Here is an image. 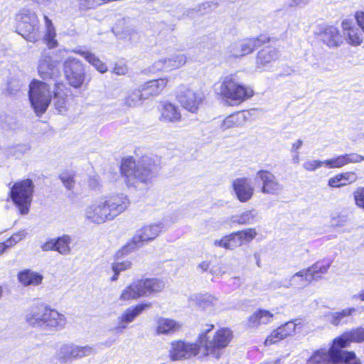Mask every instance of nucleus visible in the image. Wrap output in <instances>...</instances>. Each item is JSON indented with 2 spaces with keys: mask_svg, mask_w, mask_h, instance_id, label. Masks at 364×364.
<instances>
[{
  "mask_svg": "<svg viewBox=\"0 0 364 364\" xmlns=\"http://www.w3.org/2000/svg\"><path fill=\"white\" fill-rule=\"evenodd\" d=\"M129 205V200L126 195L103 196L86 207L84 217L90 223L103 224L107 221L113 220L124 212Z\"/></svg>",
  "mask_w": 364,
  "mask_h": 364,
  "instance_id": "obj_1",
  "label": "nucleus"
},
{
  "mask_svg": "<svg viewBox=\"0 0 364 364\" xmlns=\"http://www.w3.org/2000/svg\"><path fill=\"white\" fill-rule=\"evenodd\" d=\"M25 321L32 327L53 331L63 329L67 324L65 315L46 304L31 306L25 314Z\"/></svg>",
  "mask_w": 364,
  "mask_h": 364,
  "instance_id": "obj_2",
  "label": "nucleus"
},
{
  "mask_svg": "<svg viewBox=\"0 0 364 364\" xmlns=\"http://www.w3.org/2000/svg\"><path fill=\"white\" fill-rule=\"evenodd\" d=\"M159 170L151 158L144 156L135 162L132 158L124 159L121 166V171L126 178L128 186H136L138 182L148 183L155 177Z\"/></svg>",
  "mask_w": 364,
  "mask_h": 364,
  "instance_id": "obj_3",
  "label": "nucleus"
},
{
  "mask_svg": "<svg viewBox=\"0 0 364 364\" xmlns=\"http://www.w3.org/2000/svg\"><path fill=\"white\" fill-rule=\"evenodd\" d=\"M213 325H208L198 336V341L205 350V355L219 359L223 350L232 340V331L228 328H220L211 333Z\"/></svg>",
  "mask_w": 364,
  "mask_h": 364,
  "instance_id": "obj_4",
  "label": "nucleus"
},
{
  "mask_svg": "<svg viewBox=\"0 0 364 364\" xmlns=\"http://www.w3.org/2000/svg\"><path fill=\"white\" fill-rule=\"evenodd\" d=\"M215 92L231 102L240 104L254 95L252 87L244 85L235 75H226L215 85Z\"/></svg>",
  "mask_w": 364,
  "mask_h": 364,
  "instance_id": "obj_5",
  "label": "nucleus"
},
{
  "mask_svg": "<svg viewBox=\"0 0 364 364\" xmlns=\"http://www.w3.org/2000/svg\"><path fill=\"white\" fill-rule=\"evenodd\" d=\"M364 341V328H357L352 329L348 332L344 333L339 338H336L333 341V343L331 348L329 349H321L316 352L312 356H315L316 355H330L331 358L326 359L323 358L320 362L321 364H327L328 361H332L333 363H339L341 360L340 357V354L341 353L346 352L345 350H341L343 348H346L349 346V344L352 342H363Z\"/></svg>",
  "mask_w": 364,
  "mask_h": 364,
  "instance_id": "obj_6",
  "label": "nucleus"
},
{
  "mask_svg": "<svg viewBox=\"0 0 364 364\" xmlns=\"http://www.w3.org/2000/svg\"><path fill=\"white\" fill-rule=\"evenodd\" d=\"M164 287V282L157 278L139 279L133 282L122 290L119 299L122 301L136 300L142 296L161 292Z\"/></svg>",
  "mask_w": 364,
  "mask_h": 364,
  "instance_id": "obj_7",
  "label": "nucleus"
},
{
  "mask_svg": "<svg viewBox=\"0 0 364 364\" xmlns=\"http://www.w3.org/2000/svg\"><path fill=\"white\" fill-rule=\"evenodd\" d=\"M28 96L35 113L41 116L50 104L53 89L46 82L34 80L30 84Z\"/></svg>",
  "mask_w": 364,
  "mask_h": 364,
  "instance_id": "obj_8",
  "label": "nucleus"
},
{
  "mask_svg": "<svg viewBox=\"0 0 364 364\" xmlns=\"http://www.w3.org/2000/svg\"><path fill=\"white\" fill-rule=\"evenodd\" d=\"M164 228L162 223H157L145 225L138 230L133 236L131 242H128L121 250H119L116 255L117 257H122L129 255L135 249L141 247L143 242H147L155 239L161 232Z\"/></svg>",
  "mask_w": 364,
  "mask_h": 364,
  "instance_id": "obj_9",
  "label": "nucleus"
},
{
  "mask_svg": "<svg viewBox=\"0 0 364 364\" xmlns=\"http://www.w3.org/2000/svg\"><path fill=\"white\" fill-rule=\"evenodd\" d=\"M16 30L26 40L36 42L40 38L39 21L36 13L22 10L16 15Z\"/></svg>",
  "mask_w": 364,
  "mask_h": 364,
  "instance_id": "obj_10",
  "label": "nucleus"
},
{
  "mask_svg": "<svg viewBox=\"0 0 364 364\" xmlns=\"http://www.w3.org/2000/svg\"><path fill=\"white\" fill-rule=\"evenodd\" d=\"M33 188V181L26 179L16 183L11 190V199L23 215L28 213L29 210Z\"/></svg>",
  "mask_w": 364,
  "mask_h": 364,
  "instance_id": "obj_11",
  "label": "nucleus"
},
{
  "mask_svg": "<svg viewBox=\"0 0 364 364\" xmlns=\"http://www.w3.org/2000/svg\"><path fill=\"white\" fill-rule=\"evenodd\" d=\"M95 353V349L90 346H81L73 343L62 344L55 353L57 360L63 364H68L75 360Z\"/></svg>",
  "mask_w": 364,
  "mask_h": 364,
  "instance_id": "obj_12",
  "label": "nucleus"
},
{
  "mask_svg": "<svg viewBox=\"0 0 364 364\" xmlns=\"http://www.w3.org/2000/svg\"><path fill=\"white\" fill-rule=\"evenodd\" d=\"M178 99L186 110L196 113L205 99L203 91L186 85L179 87Z\"/></svg>",
  "mask_w": 364,
  "mask_h": 364,
  "instance_id": "obj_13",
  "label": "nucleus"
},
{
  "mask_svg": "<svg viewBox=\"0 0 364 364\" xmlns=\"http://www.w3.org/2000/svg\"><path fill=\"white\" fill-rule=\"evenodd\" d=\"M64 71L69 84L75 88L82 86L85 78L83 64L75 58H68L64 62Z\"/></svg>",
  "mask_w": 364,
  "mask_h": 364,
  "instance_id": "obj_14",
  "label": "nucleus"
},
{
  "mask_svg": "<svg viewBox=\"0 0 364 364\" xmlns=\"http://www.w3.org/2000/svg\"><path fill=\"white\" fill-rule=\"evenodd\" d=\"M267 41L264 36L250 38L232 43L229 47L230 55L234 58H240L252 53L255 49L262 46Z\"/></svg>",
  "mask_w": 364,
  "mask_h": 364,
  "instance_id": "obj_15",
  "label": "nucleus"
},
{
  "mask_svg": "<svg viewBox=\"0 0 364 364\" xmlns=\"http://www.w3.org/2000/svg\"><path fill=\"white\" fill-rule=\"evenodd\" d=\"M262 182L261 192L266 195L278 196L284 190V186L269 171L259 170L256 173Z\"/></svg>",
  "mask_w": 364,
  "mask_h": 364,
  "instance_id": "obj_16",
  "label": "nucleus"
},
{
  "mask_svg": "<svg viewBox=\"0 0 364 364\" xmlns=\"http://www.w3.org/2000/svg\"><path fill=\"white\" fill-rule=\"evenodd\" d=\"M200 347L196 343L175 341L171 344L169 356L172 360L188 359L199 353Z\"/></svg>",
  "mask_w": 364,
  "mask_h": 364,
  "instance_id": "obj_17",
  "label": "nucleus"
},
{
  "mask_svg": "<svg viewBox=\"0 0 364 364\" xmlns=\"http://www.w3.org/2000/svg\"><path fill=\"white\" fill-rule=\"evenodd\" d=\"M232 186L237 198L241 203L248 201L254 195V187L251 180L247 177L236 178Z\"/></svg>",
  "mask_w": 364,
  "mask_h": 364,
  "instance_id": "obj_18",
  "label": "nucleus"
},
{
  "mask_svg": "<svg viewBox=\"0 0 364 364\" xmlns=\"http://www.w3.org/2000/svg\"><path fill=\"white\" fill-rule=\"evenodd\" d=\"M310 277L309 272L305 269L295 273L289 279H286L284 282L275 281L274 287L275 288L284 287L289 289L290 287H296L298 289H303L311 283V279Z\"/></svg>",
  "mask_w": 364,
  "mask_h": 364,
  "instance_id": "obj_19",
  "label": "nucleus"
},
{
  "mask_svg": "<svg viewBox=\"0 0 364 364\" xmlns=\"http://www.w3.org/2000/svg\"><path fill=\"white\" fill-rule=\"evenodd\" d=\"M187 61L185 54L179 53L169 58L161 59L154 64L155 69L158 70H164L171 71L182 67Z\"/></svg>",
  "mask_w": 364,
  "mask_h": 364,
  "instance_id": "obj_20",
  "label": "nucleus"
},
{
  "mask_svg": "<svg viewBox=\"0 0 364 364\" xmlns=\"http://www.w3.org/2000/svg\"><path fill=\"white\" fill-rule=\"evenodd\" d=\"M151 306V303L140 304L134 307L128 308L124 312L118 317L119 326L117 329H124L127 328L128 323L132 322L144 310Z\"/></svg>",
  "mask_w": 364,
  "mask_h": 364,
  "instance_id": "obj_21",
  "label": "nucleus"
},
{
  "mask_svg": "<svg viewBox=\"0 0 364 364\" xmlns=\"http://www.w3.org/2000/svg\"><path fill=\"white\" fill-rule=\"evenodd\" d=\"M57 64L48 53H42L38 68L41 77L44 80L52 78L58 73Z\"/></svg>",
  "mask_w": 364,
  "mask_h": 364,
  "instance_id": "obj_22",
  "label": "nucleus"
},
{
  "mask_svg": "<svg viewBox=\"0 0 364 364\" xmlns=\"http://www.w3.org/2000/svg\"><path fill=\"white\" fill-rule=\"evenodd\" d=\"M343 35L348 43L358 46L363 42L362 34L350 20L345 19L341 23Z\"/></svg>",
  "mask_w": 364,
  "mask_h": 364,
  "instance_id": "obj_23",
  "label": "nucleus"
},
{
  "mask_svg": "<svg viewBox=\"0 0 364 364\" xmlns=\"http://www.w3.org/2000/svg\"><path fill=\"white\" fill-rule=\"evenodd\" d=\"M168 83L167 78H159L150 80L141 85L140 87L146 99L151 96L159 95Z\"/></svg>",
  "mask_w": 364,
  "mask_h": 364,
  "instance_id": "obj_24",
  "label": "nucleus"
},
{
  "mask_svg": "<svg viewBox=\"0 0 364 364\" xmlns=\"http://www.w3.org/2000/svg\"><path fill=\"white\" fill-rule=\"evenodd\" d=\"M321 41L328 48L339 46L342 42V36L339 30L334 26L326 28L320 34Z\"/></svg>",
  "mask_w": 364,
  "mask_h": 364,
  "instance_id": "obj_25",
  "label": "nucleus"
},
{
  "mask_svg": "<svg viewBox=\"0 0 364 364\" xmlns=\"http://www.w3.org/2000/svg\"><path fill=\"white\" fill-rule=\"evenodd\" d=\"M193 299L200 308L208 314L215 313L218 309V299L211 294L195 295Z\"/></svg>",
  "mask_w": 364,
  "mask_h": 364,
  "instance_id": "obj_26",
  "label": "nucleus"
},
{
  "mask_svg": "<svg viewBox=\"0 0 364 364\" xmlns=\"http://www.w3.org/2000/svg\"><path fill=\"white\" fill-rule=\"evenodd\" d=\"M180 324L173 319L159 317L156 320V333L157 335L171 334L180 328Z\"/></svg>",
  "mask_w": 364,
  "mask_h": 364,
  "instance_id": "obj_27",
  "label": "nucleus"
},
{
  "mask_svg": "<svg viewBox=\"0 0 364 364\" xmlns=\"http://www.w3.org/2000/svg\"><path fill=\"white\" fill-rule=\"evenodd\" d=\"M357 174L353 171H347L335 175L328 181V185L331 188H341L355 182Z\"/></svg>",
  "mask_w": 364,
  "mask_h": 364,
  "instance_id": "obj_28",
  "label": "nucleus"
},
{
  "mask_svg": "<svg viewBox=\"0 0 364 364\" xmlns=\"http://www.w3.org/2000/svg\"><path fill=\"white\" fill-rule=\"evenodd\" d=\"M181 119V114L178 107L171 103L164 105L160 117L161 122L177 123Z\"/></svg>",
  "mask_w": 364,
  "mask_h": 364,
  "instance_id": "obj_29",
  "label": "nucleus"
},
{
  "mask_svg": "<svg viewBox=\"0 0 364 364\" xmlns=\"http://www.w3.org/2000/svg\"><path fill=\"white\" fill-rule=\"evenodd\" d=\"M356 311L354 307H348L341 311L331 313L326 316L328 322L334 326L343 325L348 323L350 316Z\"/></svg>",
  "mask_w": 364,
  "mask_h": 364,
  "instance_id": "obj_30",
  "label": "nucleus"
},
{
  "mask_svg": "<svg viewBox=\"0 0 364 364\" xmlns=\"http://www.w3.org/2000/svg\"><path fill=\"white\" fill-rule=\"evenodd\" d=\"M274 315L267 310L259 309L254 312L248 318V325L251 328H257L261 324L272 322Z\"/></svg>",
  "mask_w": 364,
  "mask_h": 364,
  "instance_id": "obj_31",
  "label": "nucleus"
},
{
  "mask_svg": "<svg viewBox=\"0 0 364 364\" xmlns=\"http://www.w3.org/2000/svg\"><path fill=\"white\" fill-rule=\"evenodd\" d=\"M246 119V115L243 112L230 114L223 119L220 128L223 131H225L233 127H242L245 124Z\"/></svg>",
  "mask_w": 364,
  "mask_h": 364,
  "instance_id": "obj_32",
  "label": "nucleus"
},
{
  "mask_svg": "<svg viewBox=\"0 0 364 364\" xmlns=\"http://www.w3.org/2000/svg\"><path fill=\"white\" fill-rule=\"evenodd\" d=\"M74 53L82 55L90 64H91L100 73H105L107 71V66L94 53L87 51L75 49Z\"/></svg>",
  "mask_w": 364,
  "mask_h": 364,
  "instance_id": "obj_33",
  "label": "nucleus"
},
{
  "mask_svg": "<svg viewBox=\"0 0 364 364\" xmlns=\"http://www.w3.org/2000/svg\"><path fill=\"white\" fill-rule=\"evenodd\" d=\"M146 100L141 87L129 90L124 99V104L129 107H134L142 105Z\"/></svg>",
  "mask_w": 364,
  "mask_h": 364,
  "instance_id": "obj_34",
  "label": "nucleus"
},
{
  "mask_svg": "<svg viewBox=\"0 0 364 364\" xmlns=\"http://www.w3.org/2000/svg\"><path fill=\"white\" fill-rule=\"evenodd\" d=\"M64 85L63 84H55L53 87V100L55 109L59 112H63L66 109V97L67 95L64 91Z\"/></svg>",
  "mask_w": 364,
  "mask_h": 364,
  "instance_id": "obj_35",
  "label": "nucleus"
},
{
  "mask_svg": "<svg viewBox=\"0 0 364 364\" xmlns=\"http://www.w3.org/2000/svg\"><path fill=\"white\" fill-rule=\"evenodd\" d=\"M278 58V51L277 49L271 47L265 48L261 50L257 56V65L258 66H265Z\"/></svg>",
  "mask_w": 364,
  "mask_h": 364,
  "instance_id": "obj_36",
  "label": "nucleus"
},
{
  "mask_svg": "<svg viewBox=\"0 0 364 364\" xmlns=\"http://www.w3.org/2000/svg\"><path fill=\"white\" fill-rule=\"evenodd\" d=\"M18 278L19 282L24 286L38 285L43 280L42 275L28 269L19 272Z\"/></svg>",
  "mask_w": 364,
  "mask_h": 364,
  "instance_id": "obj_37",
  "label": "nucleus"
},
{
  "mask_svg": "<svg viewBox=\"0 0 364 364\" xmlns=\"http://www.w3.org/2000/svg\"><path fill=\"white\" fill-rule=\"evenodd\" d=\"M257 212L255 210H250L243 212L240 215L231 217V222L239 225H250L257 221Z\"/></svg>",
  "mask_w": 364,
  "mask_h": 364,
  "instance_id": "obj_38",
  "label": "nucleus"
},
{
  "mask_svg": "<svg viewBox=\"0 0 364 364\" xmlns=\"http://www.w3.org/2000/svg\"><path fill=\"white\" fill-rule=\"evenodd\" d=\"M330 267L329 262H317L314 264L311 267L306 269L307 272L310 275V278L312 280H318L321 276L318 274H325L328 272Z\"/></svg>",
  "mask_w": 364,
  "mask_h": 364,
  "instance_id": "obj_39",
  "label": "nucleus"
},
{
  "mask_svg": "<svg viewBox=\"0 0 364 364\" xmlns=\"http://www.w3.org/2000/svg\"><path fill=\"white\" fill-rule=\"evenodd\" d=\"M72 239L68 235H63L55 239L56 251L62 255H68L71 252Z\"/></svg>",
  "mask_w": 364,
  "mask_h": 364,
  "instance_id": "obj_40",
  "label": "nucleus"
},
{
  "mask_svg": "<svg viewBox=\"0 0 364 364\" xmlns=\"http://www.w3.org/2000/svg\"><path fill=\"white\" fill-rule=\"evenodd\" d=\"M132 263L128 260L122 261V262H114L112 264V269L114 273V275L111 277V281L114 282L118 279V277L120 272L129 269L131 268Z\"/></svg>",
  "mask_w": 364,
  "mask_h": 364,
  "instance_id": "obj_41",
  "label": "nucleus"
},
{
  "mask_svg": "<svg viewBox=\"0 0 364 364\" xmlns=\"http://www.w3.org/2000/svg\"><path fill=\"white\" fill-rule=\"evenodd\" d=\"M348 164L346 154L338 156L336 157L326 160L325 166L329 168H341Z\"/></svg>",
  "mask_w": 364,
  "mask_h": 364,
  "instance_id": "obj_42",
  "label": "nucleus"
},
{
  "mask_svg": "<svg viewBox=\"0 0 364 364\" xmlns=\"http://www.w3.org/2000/svg\"><path fill=\"white\" fill-rule=\"evenodd\" d=\"M296 324L292 321L287 322L285 324L278 327L277 334H279L282 339L291 336L296 331Z\"/></svg>",
  "mask_w": 364,
  "mask_h": 364,
  "instance_id": "obj_43",
  "label": "nucleus"
},
{
  "mask_svg": "<svg viewBox=\"0 0 364 364\" xmlns=\"http://www.w3.org/2000/svg\"><path fill=\"white\" fill-rule=\"evenodd\" d=\"M26 232L25 230H21L14 234L9 239H8L4 242H2L5 250L20 242L23 238L26 237Z\"/></svg>",
  "mask_w": 364,
  "mask_h": 364,
  "instance_id": "obj_44",
  "label": "nucleus"
},
{
  "mask_svg": "<svg viewBox=\"0 0 364 364\" xmlns=\"http://www.w3.org/2000/svg\"><path fill=\"white\" fill-rule=\"evenodd\" d=\"M325 161L309 159L303 164V168L307 171H315L323 166H325Z\"/></svg>",
  "mask_w": 364,
  "mask_h": 364,
  "instance_id": "obj_45",
  "label": "nucleus"
},
{
  "mask_svg": "<svg viewBox=\"0 0 364 364\" xmlns=\"http://www.w3.org/2000/svg\"><path fill=\"white\" fill-rule=\"evenodd\" d=\"M59 177L67 189L72 190L73 188L75 183L74 180V173L70 172H63Z\"/></svg>",
  "mask_w": 364,
  "mask_h": 364,
  "instance_id": "obj_46",
  "label": "nucleus"
},
{
  "mask_svg": "<svg viewBox=\"0 0 364 364\" xmlns=\"http://www.w3.org/2000/svg\"><path fill=\"white\" fill-rule=\"evenodd\" d=\"M55 36L56 33L55 28L46 29L44 41L49 48H53L57 46L58 43L55 38Z\"/></svg>",
  "mask_w": 364,
  "mask_h": 364,
  "instance_id": "obj_47",
  "label": "nucleus"
},
{
  "mask_svg": "<svg viewBox=\"0 0 364 364\" xmlns=\"http://www.w3.org/2000/svg\"><path fill=\"white\" fill-rule=\"evenodd\" d=\"M240 240L244 244L245 242H249L252 240L257 235V231L255 229L249 228L245 230L238 231L237 232Z\"/></svg>",
  "mask_w": 364,
  "mask_h": 364,
  "instance_id": "obj_48",
  "label": "nucleus"
},
{
  "mask_svg": "<svg viewBox=\"0 0 364 364\" xmlns=\"http://www.w3.org/2000/svg\"><path fill=\"white\" fill-rule=\"evenodd\" d=\"M353 198L356 206L364 210V187H358L355 190Z\"/></svg>",
  "mask_w": 364,
  "mask_h": 364,
  "instance_id": "obj_49",
  "label": "nucleus"
},
{
  "mask_svg": "<svg viewBox=\"0 0 364 364\" xmlns=\"http://www.w3.org/2000/svg\"><path fill=\"white\" fill-rule=\"evenodd\" d=\"M227 236L229 245V250H233L242 245V242L240 240V237L237 232L231 233Z\"/></svg>",
  "mask_w": 364,
  "mask_h": 364,
  "instance_id": "obj_50",
  "label": "nucleus"
},
{
  "mask_svg": "<svg viewBox=\"0 0 364 364\" xmlns=\"http://www.w3.org/2000/svg\"><path fill=\"white\" fill-rule=\"evenodd\" d=\"M277 330H274L271 334L266 338L264 341L265 346H270L272 344L276 343L278 341L282 340V338H280L279 334H277Z\"/></svg>",
  "mask_w": 364,
  "mask_h": 364,
  "instance_id": "obj_51",
  "label": "nucleus"
},
{
  "mask_svg": "<svg viewBox=\"0 0 364 364\" xmlns=\"http://www.w3.org/2000/svg\"><path fill=\"white\" fill-rule=\"evenodd\" d=\"M96 7V3L94 0H80L79 9L82 11L94 9Z\"/></svg>",
  "mask_w": 364,
  "mask_h": 364,
  "instance_id": "obj_52",
  "label": "nucleus"
},
{
  "mask_svg": "<svg viewBox=\"0 0 364 364\" xmlns=\"http://www.w3.org/2000/svg\"><path fill=\"white\" fill-rule=\"evenodd\" d=\"M348 164H355L364 161V156L357 153L346 154Z\"/></svg>",
  "mask_w": 364,
  "mask_h": 364,
  "instance_id": "obj_53",
  "label": "nucleus"
},
{
  "mask_svg": "<svg viewBox=\"0 0 364 364\" xmlns=\"http://www.w3.org/2000/svg\"><path fill=\"white\" fill-rule=\"evenodd\" d=\"M41 249L43 251H56L55 239H50L49 240L46 242L44 244L41 245Z\"/></svg>",
  "mask_w": 364,
  "mask_h": 364,
  "instance_id": "obj_54",
  "label": "nucleus"
},
{
  "mask_svg": "<svg viewBox=\"0 0 364 364\" xmlns=\"http://www.w3.org/2000/svg\"><path fill=\"white\" fill-rule=\"evenodd\" d=\"M215 246L223 247L225 249H229V245L228 241V236H225L220 240H215L213 242Z\"/></svg>",
  "mask_w": 364,
  "mask_h": 364,
  "instance_id": "obj_55",
  "label": "nucleus"
},
{
  "mask_svg": "<svg viewBox=\"0 0 364 364\" xmlns=\"http://www.w3.org/2000/svg\"><path fill=\"white\" fill-rule=\"evenodd\" d=\"M357 23L364 33V12L357 11L355 14Z\"/></svg>",
  "mask_w": 364,
  "mask_h": 364,
  "instance_id": "obj_56",
  "label": "nucleus"
},
{
  "mask_svg": "<svg viewBox=\"0 0 364 364\" xmlns=\"http://www.w3.org/2000/svg\"><path fill=\"white\" fill-rule=\"evenodd\" d=\"M127 72V67L124 65H116L113 68V73L118 75H126Z\"/></svg>",
  "mask_w": 364,
  "mask_h": 364,
  "instance_id": "obj_57",
  "label": "nucleus"
},
{
  "mask_svg": "<svg viewBox=\"0 0 364 364\" xmlns=\"http://www.w3.org/2000/svg\"><path fill=\"white\" fill-rule=\"evenodd\" d=\"M310 0H291L289 2V6L291 7H304L309 4Z\"/></svg>",
  "mask_w": 364,
  "mask_h": 364,
  "instance_id": "obj_58",
  "label": "nucleus"
},
{
  "mask_svg": "<svg viewBox=\"0 0 364 364\" xmlns=\"http://www.w3.org/2000/svg\"><path fill=\"white\" fill-rule=\"evenodd\" d=\"M303 141L301 139H297L291 145V151H298V150L302 146Z\"/></svg>",
  "mask_w": 364,
  "mask_h": 364,
  "instance_id": "obj_59",
  "label": "nucleus"
},
{
  "mask_svg": "<svg viewBox=\"0 0 364 364\" xmlns=\"http://www.w3.org/2000/svg\"><path fill=\"white\" fill-rule=\"evenodd\" d=\"M210 262L208 261H203L201 263L198 264V269L201 270V272H206L210 268Z\"/></svg>",
  "mask_w": 364,
  "mask_h": 364,
  "instance_id": "obj_60",
  "label": "nucleus"
},
{
  "mask_svg": "<svg viewBox=\"0 0 364 364\" xmlns=\"http://www.w3.org/2000/svg\"><path fill=\"white\" fill-rule=\"evenodd\" d=\"M353 299H359L364 301V289H362L358 294L353 296Z\"/></svg>",
  "mask_w": 364,
  "mask_h": 364,
  "instance_id": "obj_61",
  "label": "nucleus"
},
{
  "mask_svg": "<svg viewBox=\"0 0 364 364\" xmlns=\"http://www.w3.org/2000/svg\"><path fill=\"white\" fill-rule=\"evenodd\" d=\"M45 24L46 29L54 28L52 21L48 18L47 16H44Z\"/></svg>",
  "mask_w": 364,
  "mask_h": 364,
  "instance_id": "obj_62",
  "label": "nucleus"
},
{
  "mask_svg": "<svg viewBox=\"0 0 364 364\" xmlns=\"http://www.w3.org/2000/svg\"><path fill=\"white\" fill-rule=\"evenodd\" d=\"M294 154L292 156V162L294 164H298L300 161L299 151H294Z\"/></svg>",
  "mask_w": 364,
  "mask_h": 364,
  "instance_id": "obj_63",
  "label": "nucleus"
},
{
  "mask_svg": "<svg viewBox=\"0 0 364 364\" xmlns=\"http://www.w3.org/2000/svg\"><path fill=\"white\" fill-rule=\"evenodd\" d=\"M338 220H339L338 221V223L335 224V225L337 227L342 226L344 224V223H346V221L347 220V219L344 217H339Z\"/></svg>",
  "mask_w": 364,
  "mask_h": 364,
  "instance_id": "obj_64",
  "label": "nucleus"
}]
</instances>
